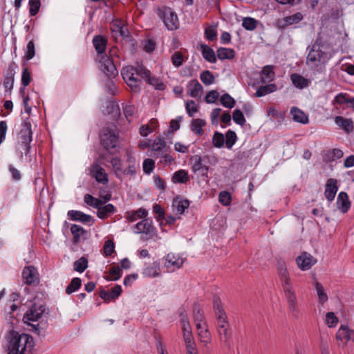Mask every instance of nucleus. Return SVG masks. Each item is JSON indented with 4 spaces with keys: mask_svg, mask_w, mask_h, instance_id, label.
<instances>
[{
    "mask_svg": "<svg viewBox=\"0 0 354 354\" xmlns=\"http://www.w3.org/2000/svg\"><path fill=\"white\" fill-rule=\"evenodd\" d=\"M277 270L282 281L289 311L292 315V316L297 317L299 310L297 302V297L293 288L290 283V279L287 270L286 265L283 261H278Z\"/></svg>",
    "mask_w": 354,
    "mask_h": 354,
    "instance_id": "1",
    "label": "nucleus"
},
{
    "mask_svg": "<svg viewBox=\"0 0 354 354\" xmlns=\"http://www.w3.org/2000/svg\"><path fill=\"white\" fill-rule=\"evenodd\" d=\"M8 354H30L35 346L32 336L28 333H9Z\"/></svg>",
    "mask_w": 354,
    "mask_h": 354,
    "instance_id": "2",
    "label": "nucleus"
},
{
    "mask_svg": "<svg viewBox=\"0 0 354 354\" xmlns=\"http://www.w3.org/2000/svg\"><path fill=\"white\" fill-rule=\"evenodd\" d=\"M93 46L99 54V60L100 63V69L109 77H116L118 71L113 63L112 58L108 57L104 54V50L106 46V39L102 36H96L93 39Z\"/></svg>",
    "mask_w": 354,
    "mask_h": 354,
    "instance_id": "3",
    "label": "nucleus"
},
{
    "mask_svg": "<svg viewBox=\"0 0 354 354\" xmlns=\"http://www.w3.org/2000/svg\"><path fill=\"white\" fill-rule=\"evenodd\" d=\"M123 80L133 92H139L142 80L147 77L149 70L143 65L136 66H127L121 71Z\"/></svg>",
    "mask_w": 354,
    "mask_h": 354,
    "instance_id": "4",
    "label": "nucleus"
},
{
    "mask_svg": "<svg viewBox=\"0 0 354 354\" xmlns=\"http://www.w3.org/2000/svg\"><path fill=\"white\" fill-rule=\"evenodd\" d=\"M17 140L16 147L20 153L21 158L23 157L24 153L27 157L30 153L31 149L30 142L32 140V131L28 119L25 120L22 122Z\"/></svg>",
    "mask_w": 354,
    "mask_h": 354,
    "instance_id": "5",
    "label": "nucleus"
},
{
    "mask_svg": "<svg viewBox=\"0 0 354 354\" xmlns=\"http://www.w3.org/2000/svg\"><path fill=\"white\" fill-rule=\"evenodd\" d=\"M328 60L327 53L322 51L319 45L315 43L308 53L306 63L312 69L322 73Z\"/></svg>",
    "mask_w": 354,
    "mask_h": 354,
    "instance_id": "6",
    "label": "nucleus"
},
{
    "mask_svg": "<svg viewBox=\"0 0 354 354\" xmlns=\"http://www.w3.org/2000/svg\"><path fill=\"white\" fill-rule=\"evenodd\" d=\"M46 311V306L41 304L34 303L30 308L25 313L23 317L24 323L32 326L36 330L39 329L37 326H39L37 324L35 325L31 322H37Z\"/></svg>",
    "mask_w": 354,
    "mask_h": 354,
    "instance_id": "7",
    "label": "nucleus"
},
{
    "mask_svg": "<svg viewBox=\"0 0 354 354\" xmlns=\"http://www.w3.org/2000/svg\"><path fill=\"white\" fill-rule=\"evenodd\" d=\"M213 306L219 330L226 332L229 330V323L225 310L223 308L221 300L218 297H214Z\"/></svg>",
    "mask_w": 354,
    "mask_h": 354,
    "instance_id": "8",
    "label": "nucleus"
},
{
    "mask_svg": "<svg viewBox=\"0 0 354 354\" xmlns=\"http://www.w3.org/2000/svg\"><path fill=\"white\" fill-rule=\"evenodd\" d=\"M100 142L108 151L115 149L118 143V135L113 129L105 128L100 135Z\"/></svg>",
    "mask_w": 354,
    "mask_h": 354,
    "instance_id": "9",
    "label": "nucleus"
},
{
    "mask_svg": "<svg viewBox=\"0 0 354 354\" xmlns=\"http://www.w3.org/2000/svg\"><path fill=\"white\" fill-rule=\"evenodd\" d=\"M296 263L300 270L306 271L317 263V259L310 254L304 252L296 258Z\"/></svg>",
    "mask_w": 354,
    "mask_h": 354,
    "instance_id": "10",
    "label": "nucleus"
},
{
    "mask_svg": "<svg viewBox=\"0 0 354 354\" xmlns=\"http://www.w3.org/2000/svg\"><path fill=\"white\" fill-rule=\"evenodd\" d=\"M183 263L184 259L180 254L172 252L166 256L164 262L165 266L171 271L179 269Z\"/></svg>",
    "mask_w": 354,
    "mask_h": 354,
    "instance_id": "11",
    "label": "nucleus"
},
{
    "mask_svg": "<svg viewBox=\"0 0 354 354\" xmlns=\"http://www.w3.org/2000/svg\"><path fill=\"white\" fill-rule=\"evenodd\" d=\"M192 170L198 173L201 176L207 177L209 167L203 164L202 158L199 155H195L190 158Z\"/></svg>",
    "mask_w": 354,
    "mask_h": 354,
    "instance_id": "12",
    "label": "nucleus"
},
{
    "mask_svg": "<svg viewBox=\"0 0 354 354\" xmlns=\"http://www.w3.org/2000/svg\"><path fill=\"white\" fill-rule=\"evenodd\" d=\"M194 321L196 330L201 332H208V328L205 320L203 312L198 306H195L193 309Z\"/></svg>",
    "mask_w": 354,
    "mask_h": 354,
    "instance_id": "13",
    "label": "nucleus"
},
{
    "mask_svg": "<svg viewBox=\"0 0 354 354\" xmlns=\"http://www.w3.org/2000/svg\"><path fill=\"white\" fill-rule=\"evenodd\" d=\"M91 174L96 181L102 185H106L109 182L108 175L104 168L98 163L94 162L91 167Z\"/></svg>",
    "mask_w": 354,
    "mask_h": 354,
    "instance_id": "14",
    "label": "nucleus"
},
{
    "mask_svg": "<svg viewBox=\"0 0 354 354\" xmlns=\"http://www.w3.org/2000/svg\"><path fill=\"white\" fill-rule=\"evenodd\" d=\"M164 23L166 27L170 30H176L179 26V21L176 14L171 8H167L164 11Z\"/></svg>",
    "mask_w": 354,
    "mask_h": 354,
    "instance_id": "15",
    "label": "nucleus"
},
{
    "mask_svg": "<svg viewBox=\"0 0 354 354\" xmlns=\"http://www.w3.org/2000/svg\"><path fill=\"white\" fill-rule=\"evenodd\" d=\"M23 279L28 285L37 284L38 283V273L33 266L26 267L22 272Z\"/></svg>",
    "mask_w": 354,
    "mask_h": 354,
    "instance_id": "16",
    "label": "nucleus"
},
{
    "mask_svg": "<svg viewBox=\"0 0 354 354\" xmlns=\"http://www.w3.org/2000/svg\"><path fill=\"white\" fill-rule=\"evenodd\" d=\"M337 190V180L334 178L328 179L326 183L324 195L328 201L330 202L334 200Z\"/></svg>",
    "mask_w": 354,
    "mask_h": 354,
    "instance_id": "17",
    "label": "nucleus"
},
{
    "mask_svg": "<svg viewBox=\"0 0 354 354\" xmlns=\"http://www.w3.org/2000/svg\"><path fill=\"white\" fill-rule=\"evenodd\" d=\"M122 292V288L120 285H116L111 289V291L101 290L100 297L106 302L116 299Z\"/></svg>",
    "mask_w": 354,
    "mask_h": 354,
    "instance_id": "18",
    "label": "nucleus"
},
{
    "mask_svg": "<svg viewBox=\"0 0 354 354\" xmlns=\"http://www.w3.org/2000/svg\"><path fill=\"white\" fill-rule=\"evenodd\" d=\"M153 222L149 218H143L141 221L136 224L133 228L136 234H149L152 231Z\"/></svg>",
    "mask_w": 354,
    "mask_h": 354,
    "instance_id": "19",
    "label": "nucleus"
},
{
    "mask_svg": "<svg viewBox=\"0 0 354 354\" xmlns=\"http://www.w3.org/2000/svg\"><path fill=\"white\" fill-rule=\"evenodd\" d=\"M148 215V212L146 209L140 207L137 210L127 211L125 213V218L129 222H134L138 219H143Z\"/></svg>",
    "mask_w": 354,
    "mask_h": 354,
    "instance_id": "20",
    "label": "nucleus"
},
{
    "mask_svg": "<svg viewBox=\"0 0 354 354\" xmlns=\"http://www.w3.org/2000/svg\"><path fill=\"white\" fill-rule=\"evenodd\" d=\"M125 165L122 174L132 176L136 173L138 165L136 164L135 158L129 153L126 154Z\"/></svg>",
    "mask_w": 354,
    "mask_h": 354,
    "instance_id": "21",
    "label": "nucleus"
},
{
    "mask_svg": "<svg viewBox=\"0 0 354 354\" xmlns=\"http://www.w3.org/2000/svg\"><path fill=\"white\" fill-rule=\"evenodd\" d=\"M67 214L71 220L80 221L83 223H90L93 221V217L91 215L86 214L81 211L70 210Z\"/></svg>",
    "mask_w": 354,
    "mask_h": 354,
    "instance_id": "22",
    "label": "nucleus"
},
{
    "mask_svg": "<svg viewBox=\"0 0 354 354\" xmlns=\"http://www.w3.org/2000/svg\"><path fill=\"white\" fill-rule=\"evenodd\" d=\"M160 263L154 261L151 264L147 266L142 271V274L145 277H156L160 275Z\"/></svg>",
    "mask_w": 354,
    "mask_h": 354,
    "instance_id": "23",
    "label": "nucleus"
},
{
    "mask_svg": "<svg viewBox=\"0 0 354 354\" xmlns=\"http://www.w3.org/2000/svg\"><path fill=\"white\" fill-rule=\"evenodd\" d=\"M275 77V73L273 71V66L268 65L263 68L260 76L259 82L262 84L270 83Z\"/></svg>",
    "mask_w": 354,
    "mask_h": 354,
    "instance_id": "24",
    "label": "nucleus"
},
{
    "mask_svg": "<svg viewBox=\"0 0 354 354\" xmlns=\"http://www.w3.org/2000/svg\"><path fill=\"white\" fill-rule=\"evenodd\" d=\"M115 212L116 208L113 204L100 205L97 211V216L100 219H106Z\"/></svg>",
    "mask_w": 354,
    "mask_h": 354,
    "instance_id": "25",
    "label": "nucleus"
},
{
    "mask_svg": "<svg viewBox=\"0 0 354 354\" xmlns=\"http://www.w3.org/2000/svg\"><path fill=\"white\" fill-rule=\"evenodd\" d=\"M337 205L338 209L342 212H348L351 207V203L348 200V194L344 192H341L337 198Z\"/></svg>",
    "mask_w": 354,
    "mask_h": 354,
    "instance_id": "26",
    "label": "nucleus"
},
{
    "mask_svg": "<svg viewBox=\"0 0 354 354\" xmlns=\"http://www.w3.org/2000/svg\"><path fill=\"white\" fill-rule=\"evenodd\" d=\"M335 122L348 133L353 131L354 125L351 119L344 118L342 116H336L335 118Z\"/></svg>",
    "mask_w": 354,
    "mask_h": 354,
    "instance_id": "27",
    "label": "nucleus"
},
{
    "mask_svg": "<svg viewBox=\"0 0 354 354\" xmlns=\"http://www.w3.org/2000/svg\"><path fill=\"white\" fill-rule=\"evenodd\" d=\"M202 91L203 86L196 79L191 80L187 86V93L192 97H197Z\"/></svg>",
    "mask_w": 354,
    "mask_h": 354,
    "instance_id": "28",
    "label": "nucleus"
},
{
    "mask_svg": "<svg viewBox=\"0 0 354 354\" xmlns=\"http://www.w3.org/2000/svg\"><path fill=\"white\" fill-rule=\"evenodd\" d=\"M290 80L292 84L299 89L308 87L310 83L309 80L305 78L298 73H292L290 75Z\"/></svg>",
    "mask_w": 354,
    "mask_h": 354,
    "instance_id": "29",
    "label": "nucleus"
},
{
    "mask_svg": "<svg viewBox=\"0 0 354 354\" xmlns=\"http://www.w3.org/2000/svg\"><path fill=\"white\" fill-rule=\"evenodd\" d=\"M15 74V68L12 65H10L8 68L6 75H5L3 80V86L8 91H11L13 88Z\"/></svg>",
    "mask_w": 354,
    "mask_h": 354,
    "instance_id": "30",
    "label": "nucleus"
},
{
    "mask_svg": "<svg viewBox=\"0 0 354 354\" xmlns=\"http://www.w3.org/2000/svg\"><path fill=\"white\" fill-rule=\"evenodd\" d=\"M334 102L339 105L346 104L348 107L354 108V97H350L346 93H339L335 97Z\"/></svg>",
    "mask_w": 354,
    "mask_h": 354,
    "instance_id": "31",
    "label": "nucleus"
},
{
    "mask_svg": "<svg viewBox=\"0 0 354 354\" xmlns=\"http://www.w3.org/2000/svg\"><path fill=\"white\" fill-rule=\"evenodd\" d=\"M292 119L297 122L307 124L308 122V115L297 107H292L290 110Z\"/></svg>",
    "mask_w": 354,
    "mask_h": 354,
    "instance_id": "32",
    "label": "nucleus"
},
{
    "mask_svg": "<svg viewBox=\"0 0 354 354\" xmlns=\"http://www.w3.org/2000/svg\"><path fill=\"white\" fill-rule=\"evenodd\" d=\"M277 89V86L275 84H268L267 85L261 86L257 90L254 95L257 97H261L276 91Z\"/></svg>",
    "mask_w": 354,
    "mask_h": 354,
    "instance_id": "33",
    "label": "nucleus"
},
{
    "mask_svg": "<svg viewBox=\"0 0 354 354\" xmlns=\"http://www.w3.org/2000/svg\"><path fill=\"white\" fill-rule=\"evenodd\" d=\"M343 155L344 153L341 149H333L324 153V159L327 162H332L342 158Z\"/></svg>",
    "mask_w": 354,
    "mask_h": 354,
    "instance_id": "34",
    "label": "nucleus"
},
{
    "mask_svg": "<svg viewBox=\"0 0 354 354\" xmlns=\"http://www.w3.org/2000/svg\"><path fill=\"white\" fill-rule=\"evenodd\" d=\"M144 80L157 90L162 91L165 88V85L160 79L155 76H151V72L149 70L147 77H145Z\"/></svg>",
    "mask_w": 354,
    "mask_h": 354,
    "instance_id": "35",
    "label": "nucleus"
},
{
    "mask_svg": "<svg viewBox=\"0 0 354 354\" xmlns=\"http://www.w3.org/2000/svg\"><path fill=\"white\" fill-rule=\"evenodd\" d=\"M216 55L221 60L232 59L235 56V51L232 48L221 47L217 49Z\"/></svg>",
    "mask_w": 354,
    "mask_h": 354,
    "instance_id": "36",
    "label": "nucleus"
},
{
    "mask_svg": "<svg viewBox=\"0 0 354 354\" xmlns=\"http://www.w3.org/2000/svg\"><path fill=\"white\" fill-rule=\"evenodd\" d=\"M206 124V122L202 119H194L191 124V130L198 136H201L204 133L203 127Z\"/></svg>",
    "mask_w": 354,
    "mask_h": 354,
    "instance_id": "37",
    "label": "nucleus"
},
{
    "mask_svg": "<svg viewBox=\"0 0 354 354\" xmlns=\"http://www.w3.org/2000/svg\"><path fill=\"white\" fill-rule=\"evenodd\" d=\"M202 55L203 58L210 63H215L216 62V56L213 49L207 46L201 45Z\"/></svg>",
    "mask_w": 354,
    "mask_h": 354,
    "instance_id": "38",
    "label": "nucleus"
},
{
    "mask_svg": "<svg viewBox=\"0 0 354 354\" xmlns=\"http://www.w3.org/2000/svg\"><path fill=\"white\" fill-rule=\"evenodd\" d=\"M189 180V176L187 171L183 169L176 171L172 176L174 183H186Z\"/></svg>",
    "mask_w": 354,
    "mask_h": 354,
    "instance_id": "39",
    "label": "nucleus"
},
{
    "mask_svg": "<svg viewBox=\"0 0 354 354\" xmlns=\"http://www.w3.org/2000/svg\"><path fill=\"white\" fill-rule=\"evenodd\" d=\"M189 206V202L187 200H174L172 207L178 215L184 213L185 210Z\"/></svg>",
    "mask_w": 354,
    "mask_h": 354,
    "instance_id": "40",
    "label": "nucleus"
},
{
    "mask_svg": "<svg viewBox=\"0 0 354 354\" xmlns=\"http://www.w3.org/2000/svg\"><path fill=\"white\" fill-rule=\"evenodd\" d=\"M71 232L73 236L74 243H78L86 231L80 225L73 224L71 226Z\"/></svg>",
    "mask_w": 354,
    "mask_h": 354,
    "instance_id": "41",
    "label": "nucleus"
},
{
    "mask_svg": "<svg viewBox=\"0 0 354 354\" xmlns=\"http://www.w3.org/2000/svg\"><path fill=\"white\" fill-rule=\"evenodd\" d=\"M84 202L95 209H98L100 205H104L102 200L93 197L92 195L86 194L84 197Z\"/></svg>",
    "mask_w": 354,
    "mask_h": 354,
    "instance_id": "42",
    "label": "nucleus"
},
{
    "mask_svg": "<svg viewBox=\"0 0 354 354\" xmlns=\"http://www.w3.org/2000/svg\"><path fill=\"white\" fill-rule=\"evenodd\" d=\"M314 285L318 296L319 302L322 304H324L328 301V295L326 293L323 286L318 281H315Z\"/></svg>",
    "mask_w": 354,
    "mask_h": 354,
    "instance_id": "43",
    "label": "nucleus"
},
{
    "mask_svg": "<svg viewBox=\"0 0 354 354\" xmlns=\"http://www.w3.org/2000/svg\"><path fill=\"white\" fill-rule=\"evenodd\" d=\"M303 19V15L301 12H296L292 15L285 17L283 19L284 26H290L300 22Z\"/></svg>",
    "mask_w": 354,
    "mask_h": 354,
    "instance_id": "44",
    "label": "nucleus"
},
{
    "mask_svg": "<svg viewBox=\"0 0 354 354\" xmlns=\"http://www.w3.org/2000/svg\"><path fill=\"white\" fill-rule=\"evenodd\" d=\"M82 285V281L78 277L73 278L71 283L68 284V286L66 288V293L67 295H71L73 292L77 290Z\"/></svg>",
    "mask_w": 354,
    "mask_h": 354,
    "instance_id": "45",
    "label": "nucleus"
},
{
    "mask_svg": "<svg viewBox=\"0 0 354 354\" xmlns=\"http://www.w3.org/2000/svg\"><path fill=\"white\" fill-rule=\"evenodd\" d=\"M88 267V260L82 257L73 263V268L78 272H83Z\"/></svg>",
    "mask_w": 354,
    "mask_h": 354,
    "instance_id": "46",
    "label": "nucleus"
},
{
    "mask_svg": "<svg viewBox=\"0 0 354 354\" xmlns=\"http://www.w3.org/2000/svg\"><path fill=\"white\" fill-rule=\"evenodd\" d=\"M165 147L166 142L161 138H156L151 145V150L156 152H162Z\"/></svg>",
    "mask_w": 354,
    "mask_h": 354,
    "instance_id": "47",
    "label": "nucleus"
},
{
    "mask_svg": "<svg viewBox=\"0 0 354 354\" xmlns=\"http://www.w3.org/2000/svg\"><path fill=\"white\" fill-rule=\"evenodd\" d=\"M258 21L252 17L243 19L242 26L247 30H254L257 26Z\"/></svg>",
    "mask_w": 354,
    "mask_h": 354,
    "instance_id": "48",
    "label": "nucleus"
},
{
    "mask_svg": "<svg viewBox=\"0 0 354 354\" xmlns=\"http://www.w3.org/2000/svg\"><path fill=\"white\" fill-rule=\"evenodd\" d=\"M225 145L229 149H232L237 140L236 135L234 131L228 130L225 133Z\"/></svg>",
    "mask_w": 354,
    "mask_h": 354,
    "instance_id": "49",
    "label": "nucleus"
},
{
    "mask_svg": "<svg viewBox=\"0 0 354 354\" xmlns=\"http://www.w3.org/2000/svg\"><path fill=\"white\" fill-rule=\"evenodd\" d=\"M110 162L116 176H118L123 174L124 168L120 158L117 157L113 158Z\"/></svg>",
    "mask_w": 354,
    "mask_h": 354,
    "instance_id": "50",
    "label": "nucleus"
},
{
    "mask_svg": "<svg viewBox=\"0 0 354 354\" xmlns=\"http://www.w3.org/2000/svg\"><path fill=\"white\" fill-rule=\"evenodd\" d=\"M220 101L223 106L229 109L234 107L235 104V100L228 93L223 94L221 97Z\"/></svg>",
    "mask_w": 354,
    "mask_h": 354,
    "instance_id": "51",
    "label": "nucleus"
},
{
    "mask_svg": "<svg viewBox=\"0 0 354 354\" xmlns=\"http://www.w3.org/2000/svg\"><path fill=\"white\" fill-rule=\"evenodd\" d=\"M28 6L30 15L35 16L39 12L41 6L40 0H29Z\"/></svg>",
    "mask_w": 354,
    "mask_h": 354,
    "instance_id": "52",
    "label": "nucleus"
},
{
    "mask_svg": "<svg viewBox=\"0 0 354 354\" xmlns=\"http://www.w3.org/2000/svg\"><path fill=\"white\" fill-rule=\"evenodd\" d=\"M201 80L205 85H210L214 82V76L209 71H205L200 75Z\"/></svg>",
    "mask_w": 354,
    "mask_h": 354,
    "instance_id": "53",
    "label": "nucleus"
},
{
    "mask_svg": "<svg viewBox=\"0 0 354 354\" xmlns=\"http://www.w3.org/2000/svg\"><path fill=\"white\" fill-rule=\"evenodd\" d=\"M212 143L215 147L221 148L225 143L224 136L218 131L215 132L212 138Z\"/></svg>",
    "mask_w": 354,
    "mask_h": 354,
    "instance_id": "54",
    "label": "nucleus"
},
{
    "mask_svg": "<svg viewBox=\"0 0 354 354\" xmlns=\"http://www.w3.org/2000/svg\"><path fill=\"white\" fill-rule=\"evenodd\" d=\"M35 55V44L33 41H30L27 46L25 50V56L24 58L26 60H30L34 57Z\"/></svg>",
    "mask_w": 354,
    "mask_h": 354,
    "instance_id": "55",
    "label": "nucleus"
},
{
    "mask_svg": "<svg viewBox=\"0 0 354 354\" xmlns=\"http://www.w3.org/2000/svg\"><path fill=\"white\" fill-rule=\"evenodd\" d=\"M180 323L183 332H190V325L187 318V315L184 310L180 313Z\"/></svg>",
    "mask_w": 354,
    "mask_h": 354,
    "instance_id": "56",
    "label": "nucleus"
},
{
    "mask_svg": "<svg viewBox=\"0 0 354 354\" xmlns=\"http://www.w3.org/2000/svg\"><path fill=\"white\" fill-rule=\"evenodd\" d=\"M143 171L149 174L155 167V161L151 158H147L143 162Z\"/></svg>",
    "mask_w": 354,
    "mask_h": 354,
    "instance_id": "57",
    "label": "nucleus"
},
{
    "mask_svg": "<svg viewBox=\"0 0 354 354\" xmlns=\"http://www.w3.org/2000/svg\"><path fill=\"white\" fill-rule=\"evenodd\" d=\"M32 80V77L30 72L28 71V69L25 67L23 69L22 74H21V84L24 86H27L30 84Z\"/></svg>",
    "mask_w": 354,
    "mask_h": 354,
    "instance_id": "58",
    "label": "nucleus"
},
{
    "mask_svg": "<svg viewBox=\"0 0 354 354\" xmlns=\"http://www.w3.org/2000/svg\"><path fill=\"white\" fill-rule=\"evenodd\" d=\"M233 120L237 124L243 125L245 122V119L243 113L239 109H235L233 112Z\"/></svg>",
    "mask_w": 354,
    "mask_h": 354,
    "instance_id": "59",
    "label": "nucleus"
},
{
    "mask_svg": "<svg viewBox=\"0 0 354 354\" xmlns=\"http://www.w3.org/2000/svg\"><path fill=\"white\" fill-rule=\"evenodd\" d=\"M338 319L334 313L330 312L326 315V323L329 328H333L337 325Z\"/></svg>",
    "mask_w": 354,
    "mask_h": 354,
    "instance_id": "60",
    "label": "nucleus"
},
{
    "mask_svg": "<svg viewBox=\"0 0 354 354\" xmlns=\"http://www.w3.org/2000/svg\"><path fill=\"white\" fill-rule=\"evenodd\" d=\"M232 201L231 195L228 192L223 191L219 194V202L225 206L230 204Z\"/></svg>",
    "mask_w": 354,
    "mask_h": 354,
    "instance_id": "61",
    "label": "nucleus"
},
{
    "mask_svg": "<svg viewBox=\"0 0 354 354\" xmlns=\"http://www.w3.org/2000/svg\"><path fill=\"white\" fill-rule=\"evenodd\" d=\"M186 111L189 116L192 117L198 111L196 104L193 100H189L186 103Z\"/></svg>",
    "mask_w": 354,
    "mask_h": 354,
    "instance_id": "62",
    "label": "nucleus"
},
{
    "mask_svg": "<svg viewBox=\"0 0 354 354\" xmlns=\"http://www.w3.org/2000/svg\"><path fill=\"white\" fill-rule=\"evenodd\" d=\"M114 243L113 241L108 240L104 245V253L106 257L111 256L114 252Z\"/></svg>",
    "mask_w": 354,
    "mask_h": 354,
    "instance_id": "63",
    "label": "nucleus"
},
{
    "mask_svg": "<svg viewBox=\"0 0 354 354\" xmlns=\"http://www.w3.org/2000/svg\"><path fill=\"white\" fill-rule=\"evenodd\" d=\"M172 64L176 67H179L183 64V57L180 52H176L171 57Z\"/></svg>",
    "mask_w": 354,
    "mask_h": 354,
    "instance_id": "64",
    "label": "nucleus"
}]
</instances>
